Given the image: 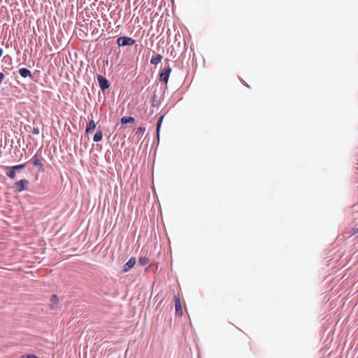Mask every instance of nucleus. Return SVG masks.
<instances>
[{
  "label": "nucleus",
  "mask_w": 358,
  "mask_h": 358,
  "mask_svg": "<svg viewBox=\"0 0 358 358\" xmlns=\"http://www.w3.org/2000/svg\"><path fill=\"white\" fill-rule=\"evenodd\" d=\"M171 71L172 69L169 65L163 68L159 73V81L166 84L169 81V78L171 73Z\"/></svg>",
  "instance_id": "f257e3e1"
},
{
  "label": "nucleus",
  "mask_w": 358,
  "mask_h": 358,
  "mask_svg": "<svg viewBox=\"0 0 358 358\" xmlns=\"http://www.w3.org/2000/svg\"><path fill=\"white\" fill-rule=\"evenodd\" d=\"M135 42L134 39L129 36H120L116 41L119 47L132 45Z\"/></svg>",
  "instance_id": "f03ea898"
},
{
  "label": "nucleus",
  "mask_w": 358,
  "mask_h": 358,
  "mask_svg": "<svg viewBox=\"0 0 358 358\" xmlns=\"http://www.w3.org/2000/svg\"><path fill=\"white\" fill-rule=\"evenodd\" d=\"M97 80L99 87L103 92H104L106 90H108L110 86L109 80L101 75H97Z\"/></svg>",
  "instance_id": "7ed1b4c3"
},
{
  "label": "nucleus",
  "mask_w": 358,
  "mask_h": 358,
  "mask_svg": "<svg viewBox=\"0 0 358 358\" xmlns=\"http://www.w3.org/2000/svg\"><path fill=\"white\" fill-rule=\"evenodd\" d=\"M29 184V181L26 179H22L15 182L14 188L17 192H21L27 189V185Z\"/></svg>",
  "instance_id": "20e7f679"
},
{
  "label": "nucleus",
  "mask_w": 358,
  "mask_h": 358,
  "mask_svg": "<svg viewBox=\"0 0 358 358\" xmlns=\"http://www.w3.org/2000/svg\"><path fill=\"white\" fill-rule=\"evenodd\" d=\"M34 166L38 167V171L43 173L45 171V167L41 161V156L38 154H35L32 158Z\"/></svg>",
  "instance_id": "39448f33"
},
{
  "label": "nucleus",
  "mask_w": 358,
  "mask_h": 358,
  "mask_svg": "<svg viewBox=\"0 0 358 358\" xmlns=\"http://www.w3.org/2000/svg\"><path fill=\"white\" fill-rule=\"evenodd\" d=\"M136 262L135 257H131L123 266L122 271L128 272L131 268L134 266Z\"/></svg>",
  "instance_id": "423d86ee"
},
{
  "label": "nucleus",
  "mask_w": 358,
  "mask_h": 358,
  "mask_svg": "<svg viewBox=\"0 0 358 358\" xmlns=\"http://www.w3.org/2000/svg\"><path fill=\"white\" fill-rule=\"evenodd\" d=\"M174 299H175L176 314L179 316H181L182 315V306H181L180 299L178 296L176 295L174 296Z\"/></svg>",
  "instance_id": "0eeeda50"
},
{
  "label": "nucleus",
  "mask_w": 358,
  "mask_h": 358,
  "mask_svg": "<svg viewBox=\"0 0 358 358\" xmlns=\"http://www.w3.org/2000/svg\"><path fill=\"white\" fill-rule=\"evenodd\" d=\"M19 74L21 77L26 78L29 77L31 80L33 79V76L31 74V72L27 68H20L18 70Z\"/></svg>",
  "instance_id": "6e6552de"
},
{
  "label": "nucleus",
  "mask_w": 358,
  "mask_h": 358,
  "mask_svg": "<svg viewBox=\"0 0 358 358\" xmlns=\"http://www.w3.org/2000/svg\"><path fill=\"white\" fill-rule=\"evenodd\" d=\"M164 117V115H162L158 117V120L156 123V134H157V141H159V133H160V129L162 127V124L163 122Z\"/></svg>",
  "instance_id": "1a4fd4ad"
},
{
  "label": "nucleus",
  "mask_w": 358,
  "mask_h": 358,
  "mask_svg": "<svg viewBox=\"0 0 358 358\" xmlns=\"http://www.w3.org/2000/svg\"><path fill=\"white\" fill-rule=\"evenodd\" d=\"M162 96L163 95H162L160 97H159L157 96V94H156V92H154V94L152 95V97L151 99L152 107H157L158 108L159 106V103H160L161 99H162Z\"/></svg>",
  "instance_id": "9d476101"
},
{
  "label": "nucleus",
  "mask_w": 358,
  "mask_h": 358,
  "mask_svg": "<svg viewBox=\"0 0 358 358\" xmlns=\"http://www.w3.org/2000/svg\"><path fill=\"white\" fill-rule=\"evenodd\" d=\"M96 128V124L93 120L89 121L85 128V132L90 133Z\"/></svg>",
  "instance_id": "9b49d317"
},
{
  "label": "nucleus",
  "mask_w": 358,
  "mask_h": 358,
  "mask_svg": "<svg viewBox=\"0 0 358 358\" xmlns=\"http://www.w3.org/2000/svg\"><path fill=\"white\" fill-rule=\"evenodd\" d=\"M162 58H163L162 55H161L159 54H157L155 57H152L151 58L150 63L152 64L157 65L162 62Z\"/></svg>",
  "instance_id": "f8f14e48"
},
{
  "label": "nucleus",
  "mask_w": 358,
  "mask_h": 358,
  "mask_svg": "<svg viewBox=\"0 0 358 358\" xmlns=\"http://www.w3.org/2000/svg\"><path fill=\"white\" fill-rule=\"evenodd\" d=\"M135 121V119L133 117H129V116H124L121 118V124H126L128 123H134Z\"/></svg>",
  "instance_id": "ddd939ff"
},
{
  "label": "nucleus",
  "mask_w": 358,
  "mask_h": 358,
  "mask_svg": "<svg viewBox=\"0 0 358 358\" xmlns=\"http://www.w3.org/2000/svg\"><path fill=\"white\" fill-rule=\"evenodd\" d=\"M6 174L10 179L15 178V177L16 176L15 171L14 169H13L12 166H10L7 169Z\"/></svg>",
  "instance_id": "4468645a"
},
{
  "label": "nucleus",
  "mask_w": 358,
  "mask_h": 358,
  "mask_svg": "<svg viewBox=\"0 0 358 358\" xmlns=\"http://www.w3.org/2000/svg\"><path fill=\"white\" fill-rule=\"evenodd\" d=\"M103 138V134H102V131H97L94 135V137H93V141L94 142H99L102 140Z\"/></svg>",
  "instance_id": "2eb2a0df"
},
{
  "label": "nucleus",
  "mask_w": 358,
  "mask_h": 358,
  "mask_svg": "<svg viewBox=\"0 0 358 358\" xmlns=\"http://www.w3.org/2000/svg\"><path fill=\"white\" fill-rule=\"evenodd\" d=\"M58 301H59V299H58L57 296L55 294L52 295V296L50 298L51 308H54L55 306H56L57 304Z\"/></svg>",
  "instance_id": "dca6fc26"
},
{
  "label": "nucleus",
  "mask_w": 358,
  "mask_h": 358,
  "mask_svg": "<svg viewBox=\"0 0 358 358\" xmlns=\"http://www.w3.org/2000/svg\"><path fill=\"white\" fill-rule=\"evenodd\" d=\"M138 262L141 266H144L148 263V259L146 257H140Z\"/></svg>",
  "instance_id": "f3484780"
},
{
  "label": "nucleus",
  "mask_w": 358,
  "mask_h": 358,
  "mask_svg": "<svg viewBox=\"0 0 358 358\" xmlns=\"http://www.w3.org/2000/svg\"><path fill=\"white\" fill-rule=\"evenodd\" d=\"M26 165H27V163H24V164H18V165L12 166V168H13V169H14L15 171V170L22 169L25 168Z\"/></svg>",
  "instance_id": "a211bd4d"
},
{
  "label": "nucleus",
  "mask_w": 358,
  "mask_h": 358,
  "mask_svg": "<svg viewBox=\"0 0 358 358\" xmlns=\"http://www.w3.org/2000/svg\"><path fill=\"white\" fill-rule=\"evenodd\" d=\"M145 131V127H139L136 129V134L143 135Z\"/></svg>",
  "instance_id": "6ab92c4d"
},
{
  "label": "nucleus",
  "mask_w": 358,
  "mask_h": 358,
  "mask_svg": "<svg viewBox=\"0 0 358 358\" xmlns=\"http://www.w3.org/2000/svg\"><path fill=\"white\" fill-rule=\"evenodd\" d=\"M32 133L34 134H36V135H38L40 133V129L39 127H34L33 129H32Z\"/></svg>",
  "instance_id": "aec40b11"
},
{
  "label": "nucleus",
  "mask_w": 358,
  "mask_h": 358,
  "mask_svg": "<svg viewBox=\"0 0 358 358\" xmlns=\"http://www.w3.org/2000/svg\"><path fill=\"white\" fill-rule=\"evenodd\" d=\"M3 54V49L0 48V57L2 56Z\"/></svg>",
  "instance_id": "412c9836"
},
{
  "label": "nucleus",
  "mask_w": 358,
  "mask_h": 358,
  "mask_svg": "<svg viewBox=\"0 0 358 358\" xmlns=\"http://www.w3.org/2000/svg\"><path fill=\"white\" fill-rule=\"evenodd\" d=\"M357 233L358 234V229H357Z\"/></svg>",
  "instance_id": "4be33fe9"
}]
</instances>
